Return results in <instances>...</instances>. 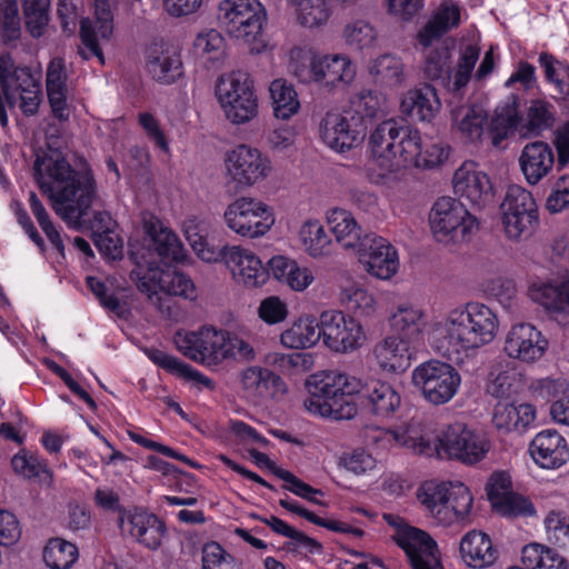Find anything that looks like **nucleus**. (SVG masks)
<instances>
[{
  "mask_svg": "<svg viewBox=\"0 0 569 569\" xmlns=\"http://www.w3.org/2000/svg\"><path fill=\"white\" fill-rule=\"evenodd\" d=\"M34 179L51 200L54 212L68 224H79L96 198V181L86 160L73 169L62 157H38Z\"/></svg>",
  "mask_w": 569,
  "mask_h": 569,
  "instance_id": "1",
  "label": "nucleus"
},
{
  "mask_svg": "<svg viewBox=\"0 0 569 569\" xmlns=\"http://www.w3.org/2000/svg\"><path fill=\"white\" fill-rule=\"evenodd\" d=\"M499 317L481 302H468L447 312L429 333L432 348L450 357L476 351L490 345L499 331Z\"/></svg>",
  "mask_w": 569,
  "mask_h": 569,
  "instance_id": "2",
  "label": "nucleus"
},
{
  "mask_svg": "<svg viewBox=\"0 0 569 569\" xmlns=\"http://www.w3.org/2000/svg\"><path fill=\"white\" fill-rule=\"evenodd\" d=\"M419 130L396 119L378 123L370 132V159L365 164L367 180L376 186H387L395 173L418 156Z\"/></svg>",
  "mask_w": 569,
  "mask_h": 569,
  "instance_id": "3",
  "label": "nucleus"
},
{
  "mask_svg": "<svg viewBox=\"0 0 569 569\" xmlns=\"http://www.w3.org/2000/svg\"><path fill=\"white\" fill-rule=\"evenodd\" d=\"M361 388L362 383L356 377L339 371H321L307 380L309 397L303 407L316 416L348 420L357 415L352 396Z\"/></svg>",
  "mask_w": 569,
  "mask_h": 569,
  "instance_id": "4",
  "label": "nucleus"
},
{
  "mask_svg": "<svg viewBox=\"0 0 569 569\" xmlns=\"http://www.w3.org/2000/svg\"><path fill=\"white\" fill-rule=\"evenodd\" d=\"M130 277L136 281L139 291L146 293L149 301L161 312L170 309L168 296H180L190 300L197 298L192 280L176 270L161 269L152 263L147 268L139 264L131 271Z\"/></svg>",
  "mask_w": 569,
  "mask_h": 569,
  "instance_id": "5",
  "label": "nucleus"
},
{
  "mask_svg": "<svg viewBox=\"0 0 569 569\" xmlns=\"http://www.w3.org/2000/svg\"><path fill=\"white\" fill-rule=\"evenodd\" d=\"M429 224L433 238L445 244L470 241L480 229L477 217L451 197H441L432 204Z\"/></svg>",
  "mask_w": 569,
  "mask_h": 569,
  "instance_id": "6",
  "label": "nucleus"
},
{
  "mask_svg": "<svg viewBox=\"0 0 569 569\" xmlns=\"http://www.w3.org/2000/svg\"><path fill=\"white\" fill-rule=\"evenodd\" d=\"M217 20L231 38L253 44L261 38L268 16L260 0H222Z\"/></svg>",
  "mask_w": 569,
  "mask_h": 569,
  "instance_id": "7",
  "label": "nucleus"
},
{
  "mask_svg": "<svg viewBox=\"0 0 569 569\" xmlns=\"http://www.w3.org/2000/svg\"><path fill=\"white\" fill-rule=\"evenodd\" d=\"M216 96L226 118L242 124L258 114V97L251 77L243 71H233L218 78Z\"/></svg>",
  "mask_w": 569,
  "mask_h": 569,
  "instance_id": "8",
  "label": "nucleus"
},
{
  "mask_svg": "<svg viewBox=\"0 0 569 569\" xmlns=\"http://www.w3.org/2000/svg\"><path fill=\"white\" fill-rule=\"evenodd\" d=\"M500 209L503 232L511 241L528 239L539 224L536 201L531 192L521 186L508 188Z\"/></svg>",
  "mask_w": 569,
  "mask_h": 569,
  "instance_id": "9",
  "label": "nucleus"
},
{
  "mask_svg": "<svg viewBox=\"0 0 569 569\" xmlns=\"http://www.w3.org/2000/svg\"><path fill=\"white\" fill-rule=\"evenodd\" d=\"M0 83L10 106L19 102L26 116L38 111L41 86L27 67H16L9 52L0 53Z\"/></svg>",
  "mask_w": 569,
  "mask_h": 569,
  "instance_id": "10",
  "label": "nucleus"
},
{
  "mask_svg": "<svg viewBox=\"0 0 569 569\" xmlns=\"http://www.w3.org/2000/svg\"><path fill=\"white\" fill-rule=\"evenodd\" d=\"M411 380L423 398L435 406L448 403L461 386L458 370L452 365L439 360L420 363L413 369Z\"/></svg>",
  "mask_w": 569,
  "mask_h": 569,
  "instance_id": "11",
  "label": "nucleus"
},
{
  "mask_svg": "<svg viewBox=\"0 0 569 569\" xmlns=\"http://www.w3.org/2000/svg\"><path fill=\"white\" fill-rule=\"evenodd\" d=\"M428 438L431 443L437 446L433 456H446L468 465L482 460L490 449V441L485 435L476 432L462 423L449 426L440 437Z\"/></svg>",
  "mask_w": 569,
  "mask_h": 569,
  "instance_id": "12",
  "label": "nucleus"
},
{
  "mask_svg": "<svg viewBox=\"0 0 569 569\" xmlns=\"http://www.w3.org/2000/svg\"><path fill=\"white\" fill-rule=\"evenodd\" d=\"M226 178L237 188H249L267 179L272 171L268 156L248 144L229 150L223 159Z\"/></svg>",
  "mask_w": 569,
  "mask_h": 569,
  "instance_id": "13",
  "label": "nucleus"
},
{
  "mask_svg": "<svg viewBox=\"0 0 569 569\" xmlns=\"http://www.w3.org/2000/svg\"><path fill=\"white\" fill-rule=\"evenodd\" d=\"M224 221L237 234L258 238L270 230L274 217L271 208L261 200L242 197L227 207Z\"/></svg>",
  "mask_w": 569,
  "mask_h": 569,
  "instance_id": "14",
  "label": "nucleus"
},
{
  "mask_svg": "<svg viewBox=\"0 0 569 569\" xmlns=\"http://www.w3.org/2000/svg\"><path fill=\"white\" fill-rule=\"evenodd\" d=\"M319 132L328 148L342 153L363 141L367 123L357 112H328L320 122Z\"/></svg>",
  "mask_w": 569,
  "mask_h": 569,
  "instance_id": "15",
  "label": "nucleus"
},
{
  "mask_svg": "<svg viewBox=\"0 0 569 569\" xmlns=\"http://www.w3.org/2000/svg\"><path fill=\"white\" fill-rule=\"evenodd\" d=\"M226 330L203 326L197 331H178L173 337L177 349L187 358L202 365L222 363Z\"/></svg>",
  "mask_w": 569,
  "mask_h": 569,
  "instance_id": "16",
  "label": "nucleus"
},
{
  "mask_svg": "<svg viewBox=\"0 0 569 569\" xmlns=\"http://www.w3.org/2000/svg\"><path fill=\"white\" fill-rule=\"evenodd\" d=\"M356 252L359 262L371 277L390 280L399 270L400 263L396 248L373 232L363 234Z\"/></svg>",
  "mask_w": 569,
  "mask_h": 569,
  "instance_id": "17",
  "label": "nucleus"
},
{
  "mask_svg": "<svg viewBox=\"0 0 569 569\" xmlns=\"http://www.w3.org/2000/svg\"><path fill=\"white\" fill-rule=\"evenodd\" d=\"M113 32V14L109 0H94V19L83 18L80 21V38L82 47L78 53L83 60L96 57L101 66L104 64V56L100 41H109Z\"/></svg>",
  "mask_w": 569,
  "mask_h": 569,
  "instance_id": "18",
  "label": "nucleus"
},
{
  "mask_svg": "<svg viewBox=\"0 0 569 569\" xmlns=\"http://www.w3.org/2000/svg\"><path fill=\"white\" fill-rule=\"evenodd\" d=\"M320 321L323 342L336 352L357 350L366 340L359 321L341 311H325Z\"/></svg>",
  "mask_w": 569,
  "mask_h": 569,
  "instance_id": "19",
  "label": "nucleus"
},
{
  "mask_svg": "<svg viewBox=\"0 0 569 569\" xmlns=\"http://www.w3.org/2000/svg\"><path fill=\"white\" fill-rule=\"evenodd\" d=\"M548 346V339L536 326L520 322L508 330L503 341V352L512 360L529 365L542 359Z\"/></svg>",
  "mask_w": 569,
  "mask_h": 569,
  "instance_id": "20",
  "label": "nucleus"
},
{
  "mask_svg": "<svg viewBox=\"0 0 569 569\" xmlns=\"http://www.w3.org/2000/svg\"><path fill=\"white\" fill-rule=\"evenodd\" d=\"M396 543L412 569H445L437 541L425 530L410 526L401 529Z\"/></svg>",
  "mask_w": 569,
  "mask_h": 569,
  "instance_id": "21",
  "label": "nucleus"
},
{
  "mask_svg": "<svg viewBox=\"0 0 569 569\" xmlns=\"http://www.w3.org/2000/svg\"><path fill=\"white\" fill-rule=\"evenodd\" d=\"M455 194L472 207L485 208L493 200V187L488 174L472 161L463 162L452 178Z\"/></svg>",
  "mask_w": 569,
  "mask_h": 569,
  "instance_id": "22",
  "label": "nucleus"
},
{
  "mask_svg": "<svg viewBox=\"0 0 569 569\" xmlns=\"http://www.w3.org/2000/svg\"><path fill=\"white\" fill-rule=\"evenodd\" d=\"M530 299L552 315H569V271L532 282L528 289Z\"/></svg>",
  "mask_w": 569,
  "mask_h": 569,
  "instance_id": "23",
  "label": "nucleus"
},
{
  "mask_svg": "<svg viewBox=\"0 0 569 569\" xmlns=\"http://www.w3.org/2000/svg\"><path fill=\"white\" fill-rule=\"evenodd\" d=\"M223 261L231 271L234 280L248 288H257L267 282L270 270L252 251L240 246L226 247Z\"/></svg>",
  "mask_w": 569,
  "mask_h": 569,
  "instance_id": "24",
  "label": "nucleus"
},
{
  "mask_svg": "<svg viewBox=\"0 0 569 569\" xmlns=\"http://www.w3.org/2000/svg\"><path fill=\"white\" fill-rule=\"evenodd\" d=\"M312 83L333 90L349 86L356 77V67L346 54H320L316 60Z\"/></svg>",
  "mask_w": 569,
  "mask_h": 569,
  "instance_id": "25",
  "label": "nucleus"
},
{
  "mask_svg": "<svg viewBox=\"0 0 569 569\" xmlns=\"http://www.w3.org/2000/svg\"><path fill=\"white\" fill-rule=\"evenodd\" d=\"M240 383L247 396L258 401L274 399L287 392L282 378L260 366L243 369L240 372Z\"/></svg>",
  "mask_w": 569,
  "mask_h": 569,
  "instance_id": "26",
  "label": "nucleus"
},
{
  "mask_svg": "<svg viewBox=\"0 0 569 569\" xmlns=\"http://www.w3.org/2000/svg\"><path fill=\"white\" fill-rule=\"evenodd\" d=\"M362 436L368 446L379 450H388L396 446H405L411 448L415 452L427 457H432L433 452L437 451V446L431 443L430 439L426 436L413 438L407 436L405 432L376 426L366 427Z\"/></svg>",
  "mask_w": 569,
  "mask_h": 569,
  "instance_id": "27",
  "label": "nucleus"
},
{
  "mask_svg": "<svg viewBox=\"0 0 569 569\" xmlns=\"http://www.w3.org/2000/svg\"><path fill=\"white\" fill-rule=\"evenodd\" d=\"M529 450L535 462L541 468L557 469L569 460L566 439L552 429L537 433L531 440Z\"/></svg>",
  "mask_w": 569,
  "mask_h": 569,
  "instance_id": "28",
  "label": "nucleus"
},
{
  "mask_svg": "<svg viewBox=\"0 0 569 569\" xmlns=\"http://www.w3.org/2000/svg\"><path fill=\"white\" fill-rule=\"evenodd\" d=\"M129 533L140 545L150 550L160 548L162 538L167 532L166 523L157 515L147 509L133 507L128 509Z\"/></svg>",
  "mask_w": 569,
  "mask_h": 569,
  "instance_id": "29",
  "label": "nucleus"
},
{
  "mask_svg": "<svg viewBox=\"0 0 569 569\" xmlns=\"http://www.w3.org/2000/svg\"><path fill=\"white\" fill-rule=\"evenodd\" d=\"M146 68L157 82L170 84L182 76V61L178 51L163 43H153L147 52Z\"/></svg>",
  "mask_w": 569,
  "mask_h": 569,
  "instance_id": "30",
  "label": "nucleus"
},
{
  "mask_svg": "<svg viewBox=\"0 0 569 569\" xmlns=\"http://www.w3.org/2000/svg\"><path fill=\"white\" fill-rule=\"evenodd\" d=\"M518 161L526 181L530 186H536L551 172L555 153L543 141L529 142L521 150Z\"/></svg>",
  "mask_w": 569,
  "mask_h": 569,
  "instance_id": "31",
  "label": "nucleus"
},
{
  "mask_svg": "<svg viewBox=\"0 0 569 569\" xmlns=\"http://www.w3.org/2000/svg\"><path fill=\"white\" fill-rule=\"evenodd\" d=\"M401 112L420 122H431L441 109L437 90L431 84L408 90L400 103Z\"/></svg>",
  "mask_w": 569,
  "mask_h": 569,
  "instance_id": "32",
  "label": "nucleus"
},
{
  "mask_svg": "<svg viewBox=\"0 0 569 569\" xmlns=\"http://www.w3.org/2000/svg\"><path fill=\"white\" fill-rule=\"evenodd\" d=\"M372 355L378 367L385 372H403L411 366V343L396 336H388L379 341Z\"/></svg>",
  "mask_w": 569,
  "mask_h": 569,
  "instance_id": "33",
  "label": "nucleus"
},
{
  "mask_svg": "<svg viewBox=\"0 0 569 569\" xmlns=\"http://www.w3.org/2000/svg\"><path fill=\"white\" fill-rule=\"evenodd\" d=\"M460 23V9L450 1H443L417 34L419 46L427 49Z\"/></svg>",
  "mask_w": 569,
  "mask_h": 569,
  "instance_id": "34",
  "label": "nucleus"
},
{
  "mask_svg": "<svg viewBox=\"0 0 569 569\" xmlns=\"http://www.w3.org/2000/svg\"><path fill=\"white\" fill-rule=\"evenodd\" d=\"M459 552L463 562L471 568H486L495 563L498 550L487 533L471 530L460 540Z\"/></svg>",
  "mask_w": 569,
  "mask_h": 569,
  "instance_id": "35",
  "label": "nucleus"
},
{
  "mask_svg": "<svg viewBox=\"0 0 569 569\" xmlns=\"http://www.w3.org/2000/svg\"><path fill=\"white\" fill-rule=\"evenodd\" d=\"M361 390H363L368 409L378 418L392 417L401 405L399 392L389 382L370 380Z\"/></svg>",
  "mask_w": 569,
  "mask_h": 569,
  "instance_id": "36",
  "label": "nucleus"
},
{
  "mask_svg": "<svg viewBox=\"0 0 569 569\" xmlns=\"http://www.w3.org/2000/svg\"><path fill=\"white\" fill-rule=\"evenodd\" d=\"M536 419V410L529 403L498 402L493 408L492 423L501 432H523Z\"/></svg>",
  "mask_w": 569,
  "mask_h": 569,
  "instance_id": "37",
  "label": "nucleus"
},
{
  "mask_svg": "<svg viewBox=\"0 0 569 569\" xmlns=\"http://www.w3.org/2000/svg\"><path fill=\"white\" fill-rule=\"evenodd\" d=\"M390 326L396 337L406 339L409 343L420 341L425 329V313L416 306L401 303L392 312Z\"/></svg>",
  "mask_w": 569,
  "mask_h": 569,
  "instance_id": "38",
  "label": "nucleus"
},
{
  "mask_svg": "<svg viewBox=\"0 0 569 569\" xmlns=\"http://www.w3.org/2000/svg\"><path fill=\"white\" fill-rule=\"evenodd\" d=\"M270 273L290 289L305 291L313 281V273L307 267H300L296 260L284 256H274L268 261Z\"/></svg>",
  "mask_w": 569,
  "mask_h": 569,
  "instance_id": "39",
  "label": "nucleus"
},
{
  "mask_svg": "<svg viewBox=\"0 0 569 569\" xmlns=\"http://www.w3.org/2000/svg\"><path fill=\"white\" fill-rule=\"evenodd\" d=\"M327 222L337 242L346 249L357 251L365 233L361 232L360 226L350 211L333 208L327 212Z\"/></svg>",
  "mask_w": 569,
  "mask_h": 569,
  "instance_id": "40",
  "label": "nucleus"
},
{
  "mask_svg": "<svg viewBox=\"0 0 569 569\" xmlns=\"http://www.w3.org/2000/svg\"><path fill=\"white\" fill-rule=\"evenodd\" d=\"M518 108L519 97L515 93L509 94L505 102L497 107L495 116L490 122L492 144L495 147H498L501 141L516 129L520 130V116L518 113Z\"/></svg>",
  "mask_w": 569,
  "mask_h": 569,
  "instance_id": "41",
  "label": "nucleus"
},
{
  "mask_svg": "<svg viewBox=\"0 0 569 569\" xmlns=\"http://www.w3.org/2000/svg\"><path fill=\"white\" fill-rule=\"evenodd\" d=\"M339 299L341 305L356 316L369 317L377 309V300L373 293L353 279H347L340 286Z\"/></svg>",
  "mask_w": 569,
  "mask_h": 569,
  "instance_id": "42",
  "label": "nucleus"
},
{
  "mask_svg": "<svg viewBox=\"0 0 569 569\" xmlns=\"http://www.w3.org/2000/svg\"><path fill=\"white\" fill-rule=\"evenodd\" d=\"M556 109L545 99L530 100L525 116L520 117V132L522 134L539 136L553 126Z\"/></svg>",
  "mask_w": 569,
  "mask_h": 569,
  "instance_id": "43",
  "label": "nucleus"
},
{
  "mask_svg": "<svg viewBox=\"0 0 569 569\" xmlns=\"http://www.w3.org/2000/svg\"><path fill=\"white\" fill-rule=\"evenodd\" d=\"M321 337V322L311 317H303L281 333L280 341L290 349H306L315 346Z\"/></svg>",
  "mask_w": 569,
  "mask_h": 569,
  "instance_id": "44",
  "label": "nucleus"
},
{
  "mask_svg": "<svg viewBox=\"0 0 569 569\" xmlns=\"http://www.w3.org/2000/svg\"><path fill=\"white\" fill-rule=\"evenodd\" d=\"M299 240L303 251L311 258H323L331 254L333 243L319 220H307L299 229Z\"/></svg>",
  "mask_w": 569,
  "mask_h": 569,
  "instance_id": "45",
  "label": "nucleus"
},
{
  "mask_svg": "<svg viewBox=\"0 0 569 569\" xmlns=\"http://www.w3.org/2000/svg\"><path fill=\"white\" fill-rule=\"evenodd\" d=\"M453 122L460 134L471 142L481 139L488 123V114L480 106H466L452 112Z\"/></svg>",
  "mask_w": 569,
  "mask_h": 569,
  "instance_id": "46",
  "label": "nucleus"
},
{
  "mask_svg": "<svg viewBox=\"0 0 569 569\" xmlns=\"http://www.w3.org/2000/svg\"><path fill=\"white\" fill-rule=\"evenodd\" d=\"M272 110L276 118L289 120L300 109L298 93L290 82L274 79L269 86Z\"/></svg>",
  "mask_w": 569,
  "mask_h": 569,
  "instance_id": "47",
  "label": "nucleus"
},
{
  "mask_svg": "<svg viewBox=\"0 0 569 569\" xmlns=\"http://www.w3.org/2000/svg\"><path fill=\"white\" fill-rule=\"evenodd\" d=\"M319 53L310 47L296 46L287 53L289 73L300 83L311 84Z\"/></svg>",
  "mask_w": 569,
  "mask_h": 569,
  "instance_id": "48",
  "label": "nucleus"
},
{
  "mask_svg": "<svg viewBox=\"0 0 569 569\" xmlns=\"http://www.w3.org/2000/svg\"><path fill=\"white\" fill-rule=\"evenodd\" d=\"M152 244L158 254L166 261L180 262L186 253L176 233L163 227L159 221L148 228Z\"/></svg>",
  "mask_w": 569,
  "mask_h": 569,
  "instance_id": "49",
  "label": "nucleus"
},
{
  "mask_svg": "<svg viewBox=\"0 0 569 569\" xmlns=\"http://www.w3.org/2000/svg\"><path fill=\"white\" fill-rule=\"evenodd\" d=\"M369 72L375 82L386 87H398L405 82L403 63L393 54H382L375 59Z\"/></svg>",
  "mask_w": 569,
  "mask_h": 569,
  "instance_id": "50",
  "label": "nucleus"
},
{
  "mask_svg": "<svg viewBox=\"0 0 569 569\" xmlns=\"http://www.w3.org/2000/svg\"><path fill=\"white\" fill-rule=\"evenodd\" d=\"M299 24L316 28L325 24L331 14L328 0H287Z\"/></svg>",
  "mask_w": 569,
  "mask_h": 569,
  "instance_id": "51",
  "label": "nucleus"
},
{
  "mask_svg": "<svg viewBox=\"0 0 569 569\" xmlns=\"http://www.w3.org/2000/svg\"><path fill=\"white\" fill-rule=\"evenodd\" d=\"M13 471L27 479H37L40 483L49 485L52 473L46 462L39 456L21 450L11 459Z\"/></svg>",
  "mask_w": 569,
  "mask_h": 569,
  "instance_id": "52",
  "label": "nucleus"
},
{
  "mask_svg": "<svg viewBox=\"0 0 569 569\" xmlns=\"http://www.w3.org/2000/svg\"><path fill=\"white\" fill-rule=\"evenodd\" d=\"M76 545L62 539L51 538L43 548V561L51 569H69L78 559Z\"/></svg>",
  "mask_w": 569,
  "mask_h": 569,
  "instance_id": "53",
  "label": "nucleus"
},
{
  "mask_svg": "<svg viewBox=\"0 0 569 569\" xmlns=\"http://www.w3.org/2000/svg\"><path fill=\"white\" fill-rule=\"evenodd\" d=\"M452 501L453 500H421L431 516L443 526H450L455 521H463L471 512L473 500H467L461 509H459L458 505H453ZM455 501L457 502L458 500Z\"/></svg>",
  "mask_w": 569,
  "mask_h": 569,
  "instance_id": "54",
  "label": "nucleus"
},
{
  "mask_svg": "<svg viewBox=\"0 0 569 569\" xmlns=\"http://www.w3.org/2000/svg\"><path fill=\"white\" fill-rule=\"evenodd\" d=\"M479 49L475 46H467L459 58L458 64L453 73H450V83H442L448 90L453 93L460 92L463 89L472 74L475 66L479 59Z\"/></svg>",
  "mask_w": 569,
  "mask_h": 569,
  "instance_id": "55",
  "label": "nucleus"
},
{
  "mask_svg": "<svg viewBox=\"0 0 569 569\" xmlns=\"http://www.w3.org/2000/svg\"><path fill=\"white\" fill-rule=\"evenodd\" d=\"M193 47L198 56L217 63L224 57L226 41L219 31L211 29L200 32L194 39Z\"/></svg>",
  "mask_w": 569,
  "mask_h": 569,
  "instance_id": "56",
  "label": "nucleus"
},
{
  "mask_svg": "<svg viewBox=\"0 0 569 569\" xmlns=\"http://www.w3.org/2000/svg\"><path fill=\"white\" fill-rule=\"evenodd\" d=\"M469 488L461 481L427 480L417 490L416 498H465Z\"/></svg>",
  "mask_w": 569,
  "mask_h": 569,
  "instance_id": "57",
  "label": "nucleus"
},
{
  "mask_svg": "<svg viewBox=\"0 0 569 569\" xmlns=\"http://www.w3.org/2000/svg\"><path fill=\"white\" fill-rule=\"evenodd\" d=\"M540 67L543 68L546 78L560 94L569 96V64L557 60L548 52L539 54Z\"/></svg>",
  "mask_w": 569,
  "mask_h": 569,
  "instance_id": "58",
  "label": "nucleus"
},
{
  "mask_svg": "<svg viewBox=\"0 0 569 569\" xmlns=\"http://www.w3.org/2000/svg\"><path fill=\"white\" fill-rule=\"evenodd\" d=\"M450 52L446 47L429 50L425 56L423 74L430 80H440L450 83Z\"/></svg>",
  "mask_w": 569,
  "mask_h": 569,
  "instance_id": "59",
  "label": "nucleus"
},
{
  "mask_svg": "<svg viewBox=\"0 0 569 569\" xmlns=\"http://www.w3.org/2000/svg\"><path fill=\"white\" fill-rule=\"evenodd\" d=\"M521 388V380L515 370L492 371L489 375L486 390L496 398H509L517 395Z\"/></svg>",
  "mask_w": 569,
  "mask_h": 569,
  "instance_id": "60",
  "label": "nucleus"
},
{
  "mask_svg": "<svg viewBox=\"0 0 569 569\" xmlns=\"http://www.w3.org/2000/svg\"><path fill=\"white\" fill-rule=\"evenodd\" d=\"M20 37V19L16 0H0V42L8 44Z\"/></svg>",
  "mask_w": 569,
  "mask_h": 569,
  "instance_id": "61",
  "label": "nucleus"
},
{
  "mask_svg": "<svg viewBox=\"0 0 569 569\" xmlns=\"http://www.w3.org/2000/svg\"><path fill=\"white\" fill-rule=\"evenodd\" d=\"M50 0H22L26 26L32 37H40L49 21Z\"/></svg>",
  "mask_w": 569,
  "mask_h": 569,
  "instance_id": "62",
  "label": "nucleus"
},
{
  "mask_svg": "<svg viewBox=\"0 0 569 569\" xmlns=\"http://www.w3.org/2000/svg\"><path fill=\"white\" fill-rule=\"evenodd\" d=\"M29 204L32 214L37 219V222L47 236L48 240L57 249V251L63 256L64 246L60 232L56 229L54 224L50 219L49 213L47 212L42 202L34 192H30Z\"/></svg>",
  "mask_w": 569,
  "mask_h": 569,
  "instance_id": "63",
  "label": "nucleus"
},
{
  "mask_svg": "<svg viewBox=\"0 0 569 569\" xmlns=\"http://www.w3.org/2000/svg\"><path fill=\"white\" fill-rule=\"evenodd\" d=\"M226 342L223 343L222 362L233 360L236 362H251L256 359L257 352L249 340L226 330Z\"/></svg>",
  "mask_w": 569,
  "mask_h": 569,
  "instance_id": "64",
  "label": "nucleus"
}]
</instances>
